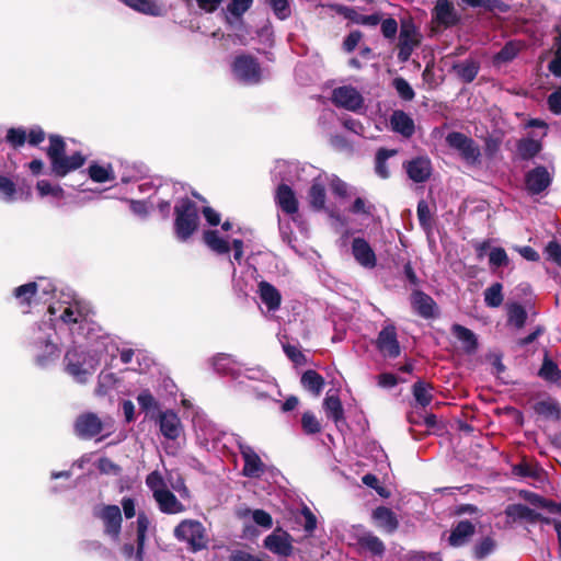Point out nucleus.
<instances>
[{
	"label": "nucleus",
	"instance_id": "1",
	"mask_svg": "<svg viewBox=\"0 0 561 561\" xmlns=\"http://www.w3.org/2000/svg\"><path fill=\"white\" fill-rule=\"evenodd\" d=\"M55 335L54 328L45 322L33 329L30 346L36 366L47 368L59 359L61 348Z\"/></svg>",
	"mask_w": 561,
	"mask_h": 561
},
{
	"label": "nucleus",
	"instance_id": "2",
	"mask_svg": "<svg viewBox=\"0 0 561 561\" xmlns=\"http://www.w3.org/2000/svg\"><path fill=\"white\" fill-rule=\"evenodd\" d=\"M49 146L46 156L50 162V174L55 178H65L84 165L87 158L80 151L71 156L66 154V141L60 135H49Z\"/></svg>",
	"mask_w": 561,
	"mask_h": 561
},
{
	"label": "nucleus",
	"instance_id": "3",
	"mask_svg": "<svg viewBox=\"0 0 561 561\" xmlns=\"http://www.w3.org/2000/svg\"><path fill=\"white\" fill-rule=\"evenodd\" d=\"M101 359L96 352L83 350L81 346H71L64 356L65 371L78 382L84 383L100 366Z\"/></svg>",
	"mask_w": 561,
	"mask_h": 561
},
{
	"label": "nucleus",
	"instance_id": "4",
	"mask_svg": "<svg viewBox=\"0 0 561 561\" xmlns=\"http://www.w3.org/2000/svg\"><path fill=\"white\" fill-rule=\"evenodd\" d=\"M173 230L176 239L186 242L199 227L197 204L188 197H182L174 206Z\"/></svg>",
	"mask_w": 561,
	"mask_h": 561
},
{
	"label": "nucleus",
	"instance_id": "5",
	"mask_svg": "<svg viewBox=\"0 0 561 561\" xmlns=\"http://www.w3.org/2000/svg\"><path fill=\"white\" fill-rule=\"evenodd\" d=\"M174 537L179 541H185L192 552L207 548L208 538L204 525L196 519H183L174 528Z\"/></svg>",
	"mask_w": 561,
	"mask_h": 561
},
{
	"label": "nucleus",
	"instance_id": "6",
	"mask_svg": "<svg viewBox=\"0 0 561 561\" xmlns=\"http://www.w3.org/2000/svg\"><path fill=\"white\" fill-rule=\"evenodd\" d=\"M421 39L422 36L414 22L411 19L401 20L397 55L398 60L401 62L408 61L414 48L421 44Z\"/></svg>",
	"mask_w": 561,
	"mask_h": 561
},
{
	"label": "nucleus",
	"instance_id": "7",
	"mask_svg": "<svg viewBox=\"0 0 561 561\" xmlns=\"http://www.w3.org/2000/svg\"><path fill=\"white\" fill-rule=\"evenodd\" d=\"M231 69L234 77L245 83L255 84L262 79L260 62L254 56L249 54L236 56Z\"/></svg>",
	"mask_w": 561,
	"mask_h": 561
},
{
	"label": "nucleus",
	"instance_id": "8",
	"mask_svg": "<svg viewBox=\"0 0 561 561\" xmlns=\"http://www.w3.org/2000/svg\"><path fill=\"white\" fill-rule=\"evenodd\" d=\"M150 520L145 512H139L136 520V548L133 543H124L122 553L126 559L135 558L136 561H144L145 543Z\"/></svg>",
	"mask_w": 561,
	"mask_h": 561
},
{
	"label": "nucleus",
	"instance_id": "9",
	"mask_svg": "<svg viewBox=\"0 0 561 561\" xmlns=\"http://www.w3.org/2000/svg\"><path fill=\"white\" fill-rule=\"evenodd\" d=\"M94 517L102 520L104 534L114 540L119 538L122 531V512L119 506L114 504L102 505L93 511Z\"/></svg>",
	"mask_w": 561,
	"mask_h": 561
},
{
	"label": "nucleus",
	"instance_id": "10",
	"mask_svg": "<svg viewBox=\"0 0 561 561\" xmlns=\"http://www.w3.org/2000/svg\"><path fill=\"white\" fill-rule=\"evenodd\" d=\"M374 344L385 358H397L401 354L397 328L392 323L382 327Z\"/></svg>",
	"mask_w": 561,
	"mask_h": 561
},
{
	"label": "nucleus",
	"instance_id": "11",
	"mask_svg": "<svg viewBox=\"0 0 561 561\" xmlns=\"http://www.w3.org/2000/svg\"><path fill=\"white\" fill-rule=\"evenodd\" d=\"M553 181V176L545 165H536L524 175V186L530 196L543 193Z\"/></svg>",
	"mask_w": 561,
	"mask_h": 561
},
{
	"label": "nucleus",
	"instance_id": "12",
	"mask_svg": "<svg viewBox=\"0 0 561 561\" xmlns=\"http://www.w3.org/2000/svg\"><path fill=\"white\" fill-rule=\"evenodd\" d=\"M265 549L280 557H290L294 551L293 537L289 533L277 527L263 541Z\"/></svg>",
	"mask_w": 561,
	"mask_h": 561
},
{
	"label": "nucleus",
	"instance_id": "13",
	"mask_svg": "<svg viewBox=\"0 0 561 561\" xmlns=\"http://www.w3.org/2000/svg\"><path fill=\"white\" fill-rule=\"evenodd\" d=\"M332 103L336 107H342L356 112L363 107L364 99L362 94L351 85H342L332 91Z\"/></svg>",
	"mask_w": 561,
	"mask_h": 561
},
{
	"label": "nucleus",
	"instance_id": "14",
	"mask_svg": "<svg viewBox=\"0 0 561 561\" xmlns=\"http://www.w3.org/2000/svg\"><path fill=\"white\" fill-rule=\"evenodd\" d=\"M410 302L413 311L425 320L439 317V308L436 301L423 290H413L410 296Z\"/></svg>",
	"mask_w": 561,
	"mask_h": 561
},
{
	"label": "nucleus",
	"instance_id": "15",
	"mask_svg": "<svg viewBox=\"0 0 561 561\" xmlns=\"http://www.w3.org/2000/svg\"><path fill=\"white\" fill-rule=\"evenodd\" d=\"M460 22V16L449 0H437L432 10V24L450 28Z\"/></svg>",
	"mask_w": 561,
	"mask_h": 561
},
{
	"label": "nucleus",
	"instance_id": "16",
	"mask_svg": "<svg viewBox=\"0 0 561 561\" xmlns=\"http://www.w3.org/2000/svg\"><path fill=\"white\" fill-rule=\"evenodd\" d=\"M154 420L160 433L169 440H176L184 432L181 419L173 410L160 411Z\"/></svg>",
	"mask_w": 561,
	"mask_h": 561
},
{
	"label": "nucleus",
	"instance_id": "17",
	"mask_svg": "<svg viewBox=\"0 0 561 561\" xmlns=\"http://www.w3.org/2000/svg\"><path fill=\"white\" fill-rule=\"evenodd\" d=\"M403 169L405 170L409 179L414 183L426 182L431 178L433 171L430 158L424 156H419L403 162Z\"/></svg>",
	"mask_w": 561,
	"mask_h": 561
},
{
	"label": "nucleus",
	"instance_id": "18",
	"mask_svg": "<svg viewBox=\"0 0 561 561\" xmlns=\"http://www.w3.org/2000/svg\"><path fill=\"white\" fill-rule=\"evenodd\" d=\"M103 431V423L100 417L92 413L79 415L75 422V433L78 437L90 439Z\"/></svg>",
	"mask_w": 561,
	"mask_h": 561
},
{
	"label": "nucleus",
	"instance_id": "19",
	"mask_svg": "<svg viewBox=\"0 0 561 561\" xmlns=\"http://www.w3.org/2000/svg\"><path fill=\"white\" fill-rule=\"evenodd\" d=\"M474 534L476 525L468 519H462L451 526L447 542L453 548H460L468 545Z\"/></svg>",
	"mask_w": 561,
	"mask_h": 561
},
{
	"label": "nucleus",
	"instance_id": "20",
	"mask_svg": "<svg viewBox=\"0 0 561 561\" xmlns=\"http://www.w3.org/2000/svg\"><path fill=\"white\" fill-rule=\"evenodd\" d=\"M88 311L80 306L79 302H75L73 305H69L66 307L59 316V319L62 323L69 327L71 334L76 333L73 325H78V334H81L80 331H83L87 321Z\"/></svg>",
	"mask_w": 561,
	"mask_h": 561
},
{
	"label": "nucleus",
	"instance_id": "21",
	"mask_svg": "<svg viewBox=\"0 0 561 561\" xmlns=\"http://www.w3.org/2000/svg\"><path fill=\"white\" fill-rule=\"evenodd\" d=\"M352 254L355 261L365 268H375L377 256L368 241L362 237H356L352 241Z\"/></svg>",
	"mask_w": 561,
	"mask_h": 561
},
{
	"label": "nucleus",
	"instance_id": "22",
	"mask_svg": "<svg viewBox=\"0 0 561 561\" xmlns=\"http://www.w3.org/2000/svg\"><path fill=\"white\" fill-rule=\"evenodd\" d=\"M240 454L244 461L242 474L248 478H260L265 468L260 456L249 445H240Z\"/></svg>",
	"mask_w": 561,
	"mask_h": 561
},
{
	"label": "nucleus",
	"instance_id": "23",
	"mask_svg": "<svg viewBox=\"0 0 561 561\" xmlns=\"http://www.w3.org/2000/svg\"><path fill=\"white\" fill-rule=\"evenodd\" d=\"M371 518L376 527L386 534H393L399 529L398 516L387 506H377L371 513Z\"/></svg>",
	"mask_w": 561,
	"mask_h": 561
},
{
	"label": "nucleus",
	"instance_id": "24",
	"mask_svg": "<svg viewBox=\"0 0 561 561\" xmlns=\"http://www.w3.org/2000/svg\"><path fill=\"white\" fill-rule=\"evenodd\" d=\"M276 205L287 215H294L298 213L299 203L296 197L294 190L285 184L280 183L275 193Z\"/></svg>",
	"mask_w": 561,
	"mask_h": 561
},
{
	"label": "nucleus",
	"instance_id": "25",
	"mask_svg": "<svg viewBox=\"0 0 561 561\" xmlns=\"http://www.w3.org/2000/svg\"><path fill=\"white\" fill-rule=\"evenodd\" d=\"M504 513L513 522L526 520L530 524H535L539 520L548 522L540 513L520 503L507 505Z\"/></svg>",
	"mask_w": 561,
	"mask_h": 561
},
{
	"label": "nucleus",
	"instance_id": "26",
	"mask_svg": "<svg viewBox=\"0 0 561 561\" xmlns=\"http://www.w3.org/2000/svg\"><path fill=\"white\" fill-rule=\"evenodd\" d=\"M391 129L405 138H410L415 133L413 118L402 110H396L390 116Z\"/></svg>",
	"mask_w": 561,
	"mask_h": 561
},
{
	"label": "nucleus",
	"instance_id": "27",
	"mask_svg": "<svg viewBox=\"0 0 561 561\" xmlns=\"http://www.w3.org/2000/svg\"><path fill=\"white\" fill-rule=\"evenodd\" d=\"M153 499L158 503L159 510L164 514H178L183 512L185 508L169 489L154 491Z\"/></svg>",
	"mask_w": 561,
	"mask_h": 561
},
{
	"label": "nucleus",
	"instance_id": "28",
	"mask_svg": "<svg viewBox=\"0 0 561 561\" xmlns=\"http://www.w3.org/2000/svg\"><path fill=\"white\" fill-rule=\"evenodd\" d=\"M323 409L327 417L332 420L337 428L346 424L343 404L337 396L328 394L323 400Z\"/></svg>",
	"mask_w": 561,
	"mask_h": 561
},
{
	"label": "nucleus",
	"instance_id": "29",
	"mask_svg": "<svg viewBox=\"0 0 561 561\" xmlns=\"http://www.w3.org/2000/svg\"><path fill=\"white\" fill-rule=\"evenodd\" d=\"M398 154L397 149L378 148L374 159V170L378 178L388 180L391 175L388 160Z\"/></svg>",
	"mask_w": 561,
	"mask_h": 561
},
{
	"label": "nucleus",
	"instance_id": "30",
	"mask_svg": "<svg viewBox=\"0 0 561 561\" xmlns=\"http://www.w3.org/2000/svg\"><path fill=\"white\" fill-rule=\"evenodd\" d=\"M336 12L340 15H343L345 19L350 20L351 22L359 25L376 26L381 21V14L379 13L364 15L358 13L354 8L346 5L337 7Z\"/></svg>",
	"mask_w": 561,
	"mask_h": 561
},
{
	"label": "nucleus",
	"instance_id": "31",
	"mask_svg": "<svg viewBox=\"0 0 561 561\" xmlns=\"http://www.w3.org/2000/svg\"><path fill=\"white\" fill-rule=\"evenodd\" d=\"M541 150L542 142L530 137L520 138L516 142V154L523 161L533 160Z\"/></svg>",
	"mask_w": 561,
	"mask_h": 561
},
{
	"label": "nucleus",
	"instance_id": "32",
	"mask_svg": "<svg viewBox=\"0 0 561 561\" xmlns=\"http://www.w3.org/2000/svg\"><path fill=\"white\" fill-rule=\"evenodd\" d=\"M259 295L267 309L275 311L279 309L282 304V295L279 290L268 282L262 280L259 283Z\"/></svg>",
	"mask_w": 561,
	"mask_h": 561
},
{
	"label": "nucleus",
	"instance_id": "33",
	"mask_svg": "<svg viewBox=\"0 0 561 561\" xmlns=\"http://www.w3.org/2000/svg\"><path fill=\"white\" fill-rule=\"evenodd\" d=\"M537 375L549 383L561 386V369L558 364L550 358L547 351L545 352L542 364Z\"/></svg>",
	"mask_w": 561,
	"mask_h": 561
},
{
	"label": "nucleus",
	"instance_id": "34",
	"mask_svg": "<svg viewBox=\"0 0 561 561\" xmlns=\"http://www.w3.org/2000/svg\"><path fill=\"white\" fill-rule=\"evenodd\" d=\"M533 410L536 414L551 421H560L561 420V405L560 403L553 399L548 398L546 400H540L533 405Z\"/></svg>",
	"mask_w": 561,
	"mask_h": 561
},
{
	"label": "nucleus",
	"instance_id": "35",
	"mask_svg": "<svg viewBox=\"0 0 561 561\" xmlns=\"http://www.w3.org/2000/svg\"><path fill=\"white\" fill-rule=\"evenodd\" d=\"M308 203L312 210L325 209L327 190L322 182L314 180L308 190Z\"/></svg>",
	"mask_w": 561,
	"mask_h": 561
},
{
	"label": "nucleus",
	"instance_id": "36",
	"mask_svg": "<svg viewBox=\"0 0 561 561\" xmlns=\"http://www.w3.org/2000/svg\"><path fill=\"white\" fill-rule=\"evenodd\" d=\"M451 331L462 343V348L467 354H472L478 350L477 336L470 329L461 324H454Z\"/></svg>",
	"mask_w": 561,
	"mask_h": 561
},
{
	"label": "nucleus",
	"instance_id": "37",
	"mask_svg": "<svg viewBox=\"0 0 561 561\" xmlns=\"http://www.w3.org/2000/svg\"><path fill=\"white\" fill-rule=\"evenodd\" d=\"M453 69L463 83H471L479 73L480 64L474 59H466L462 62L455 64Z\"/></svg>",
	"mask_w": 561,
	"mask_h": 561
},
{
	"label": "nucleus",
	"instance_id": "38",
	"mask_svg": "<svg viewBox=\"0 0 561 561\" xmlns=\"http://www.w3.org/2000/svg\"><path fill=\"white\" fill-rule=\"evenodd\" d=\"M203 241L217 254H228L231 250L229 242L221 238L217 230H205L203 233Z\"/></svg>",
	"mask_w": 561,
	"mask_h": 561
},
{
	"label": "nucleus",
	"instance_id": "39",
	"mask_svg": "<svg viewBox=\"0 0 561 561\" xmlns=\"http://www.w3.org/2000/svg\"><path fill=\"white\" fill-rule=\"evenodd\" d=\"M357 545L375 557H382L386 551V546L382 540L371 533L359 536L357 539Z\"/></svg>",
	"mask_w": 561,
	"mask_h": 561
},
{
	"label": "nucleus",
	"instance_id": "40",
	"mask_svg": "<svg viewBox=\"0 0 561 561\" xmlns=\"http://www.w3.org/2000/svg\"><path fill=\"white\" fill-rule=\"evenodd\" d=\"M300 382L306 390L314 396H319L325 385L324 378L313 369L306 370L300 378Z\"/></svg>",
	"mask_w": 561,
	"mask_h": 561
},
{
	"label": "nucleus",
	"instance_id": "41",
	"mask_svg": "<svg viewBox=\"0 0 561 561\" xmlns=\"http://www.w3.org/2000/svg\"><path fill=\"white\" fill-rule=\"evenodd\" d=\"M434 389L433 385L430 382H425L423 380H417L412 386V394L420 408L425 409L431 404L433 400L432 390Z\"/></svg>",
	"mask_w": 561,
	"mask_h": 561
},
{
	"label": "nucleus",
	"instance_id": "42",
	"mask_svg": "<svg viewBox=\"0 0 561 561\" xmlns=\"http://www.w3.org/2000/svg\"><path fill=\"white\" fill-rule=\"evenodd\" d=\"M126 5L142 14L159 16L162 8L156 0H123Z\"/></svg>",
	"mask_w": 561,
	"mask_h": 561
},
{
	"label": "nucleus",
	"instance_id": "43",
	"mask_svg": "<svg viewBox=\"0 0 561 561\" xmlns=\"http://www.w3.org/2000/svg\"><path fill=\"white\" fill-rule=\"evenodd\" d=\"M39 285L36 282H30L27 284L18 286L13 295L19 300V304L23 307L30 308L33 301V298L36 296L38 291Z\"/></svg>",
	"mask_w": 561,
	"mask_h": 561
},
{
	"label": "nucleus",
	"instance_id": "44",
	"mask_svg": "<svg viewBox=\"0 0 561 561\" xmlns=\"http://www.w3.org/2000/svg\"><path fill=\"white\" fill-rule=\"evenodd\" d=\"M507 323L516 329L524 328L527 321V311L519 302H508L506 305Z\"/></svg>",
	"mask_w": 561,
	"mask_h": 561
},
{
	"label": "nucleus",
	"instance_id": "45",
	"mask_svg": "<svg viewBox=\"0 0 561 561\" xmlns=\"http://www.w3.org/2000/svg\"><path fill=\"white\" fill-rule=\"evenodd\" d=\"M466 5L470 8H481L489 12L506 13L510 10V5L502 0H461Z\"/></svg>",
	"mask_w": 561,
	"mask_h": 561
},
{
	"label": "nucleus",
	"instance_id": "46",
	"mask_svg": "<svg viewBox=\"0 0 561 561\" xmlns=\"http://www.w3.org/2000/svg\"><path fill=\"white\" fill-rule=\"evenodd\" d=\"M496 548V541L493 536L488 535L478 540L473 548L472 552L474 558L484 559L489 554H491Z\"/></svg>",
	"mask_w": 561,
	"mask_h": 561
},
{
	"label": "nucleus",
	"instance_id": "47",
	"mask_svg": "<svg viewBox=\"0 0 561 561\" xmlns=\"http://www.w3.org/2000/svg\"><path fill=\"white\" fill-rule=\"evenodd\" d=\"M503 286L494 283L484 290V302L490 308H497L503 304Z\"/></svg>",
	"mask_w": 561,
	"mask_h": 561
},
{
	"label": "nucleus",
	"instance_id": "48",
	"mask_svg": "<svg viewBox=\"0 0 561 561\" xmlns=\"http://www.w3.org/2000/svg\"><path fill=\"white\" fill-rule=\"evenodd\" d=\"M88 173L90 179L96 183H104L107 181H113L115 179L111 167L105 168L98 163L91 164L88 169Z\"/></svg>",
	"mask_w": 561,
	"mask_h": 561
},
{
	"label": "nucleus",
	"instance_id": "49",
	"mask_svg": "<svg viewBox=\"0 0 561 561\" xmlns=\"http://www.w3.org/2000/svg\"><path fill=\"white\" fill-rule=\"evenodd\" d=\"M15 183L5 175H0V195L4 202H13L16 195Z\"/></svg>",
	"mask_w": 561,
	"mask_h": 561
},
{
	"label": "nucleus",
	"instance_id": "50",
	"mask_svg": "<svg viewBox=\"0 0 561 561\" xmlns=\"http://www.w3.org/2000/svg\"><path fill=\"white\" fill-rule=\"evenodd\" d=\"M5 140L12 148H20L26 141V130L22 127H11L7 131Z\"/></svg>",
	"mask_w": 561,
	"mask_h": 561
},
{
	"label": "nucleus",
	"instance_id": "51",
	"mask_svg": "<svg viewBox=\"0 0 561 561\" xmlns=\"http://www.w3.org/2000/svg\"><path fill=\"white\" fill-rule=\"evenodd\" d=\"M275 16L279 20H286L290 16L291 10L289 0H266Z\"/></svg>",
	"mask_w": 561,
	"mask_h": 561
},
{
	"label": "nucleus",
	"instance_id": "52",
	"mask_svg": "<svg viewBox=\"0 0 561 561\" xmlns=\"http://www.w3.org/2000/svg\"><path fill=\"white\" fill-rule=\"evenodd\" d=\"M392 85L398 92L399 96L404 101H412L415 96L414 90L410 83L402 77L393 79Z\"/></svg>",
	"mask_w": 561,
	"mask_h": 561
},
{
	"label": "nucleus",
	"instance_id": "53",
	"mask_svg": "<svg viewBox=\"0 0 561 561\" xmlns=\"http://www.w3.org/2000/svg\"><path fill=\"white\" fill-rule=\"evenodd\" d=\"M416 214H417V219H419L420 226L425 231L431 230L432 229L431 210H430L428 204L424 199H421L417 203Z\"/></svg>",
	"mask_w": 561,
	"mask_h": 561
},
{
	"label": "nucleus",
	"instance_id": "54",
	"mask_svg": "<svg viewBox=\"0 0 561 561\" xmlns=\"http://www.w3.org/2000/svg\"><path fill=\"white\" fill-rule=\"evenodd\" d=\"M301 426L306 434H318L321 432V424L310 411H307L301 416Z\"/></svg>",
	"mask_w": 561,
	"mask_h": 561
},
{
	"label": "nucleus",
	"instance_id": "55",
	"mask_svg": "<svg viewBox=\"0 0 561 561\" xmlns=\"http://www.w3.org/2000/svg\"><path fill=\"white\" fill-rule=\"evenodd\" d=\"M489 263L494 268L507 266L510 259L504 248H493L489 253Z\"/></svg>",
	"mask_w": 561,
	"mask_h": 561
},
{
	"label": "nucleus",
	"instance_id": "56",
	"mask_svg": "<svg viewBox=\"0 0 561 561\" xmlns=\"http://www.w3.org/2000/svg\"><path fill=\"white\" fill-rule=\"evenodd\" d=\"M231 357L225 353H218L211 358L214 369L219 374H228L231 370Z\"/></svg>",
	"mask_w": 561,
	"mask_h": 561
},
{
	"label": "nucleus",
	"instance_id": "57",
	"mask_svg": "<svg viewBox=\"0 0 561 561\" xmlns=\"http://www.w3.org/2000/svg\"><path fill=\"white\" fill-rule=\"evenodd\" d=\"M283 351L296 366H304L307 364L306 355L297 346L289 343L283 344Z\"/></svg>",
	"mask_w": 561,
	"mask_h": 561
},
{
	"label": "nucleus",
	"instance_id": "58",
	"mask_svg": "<svg viewBox=\"0 0 561 561\" xmlns=\"http://www.w3.org/2000/svg\"><path fill=\"white\" fill-rule=\"evenodd\" d=\"M253 0H231V2L227 5L228 12L240 19L251 7Z\"/></svg>",
	"mask_w": 561,
	"mask_h": 561
},
{
	"label": "nucleus",
	"instance_id": "59",
	"mask_svg": "<svg viewBox=\"0 0 561 561\" xmlns=\"http://www.w3.org/2000/svg\"><path fill=\"white\" fill-rule=\"evenodd\" d=\"M554 58L549 62L548 69L553 76L561 78V37H554Z\"/></svg>",
	"mask_w": 561,
	"mask_h": 561
},
{
	"label": "nucleus",
	"instance_id": "60",
	"mask_svg": "<svg viewBox=\"0 0 561 561\" xmlns=\"http://www.w3.org/2000/svg\"><path fill=\"white\" fill-rule=\"evenodd\" d=\"M348 210L354 215L369 216L375 210V206L371 203H367L364 198L357 197L355 198Z\"/></svg>",
	"mask_w": 561,
	"mask_h": 561
},
{
	"label": "nucleus",
	"instance_id": "61",
	"mask_svg": "<svg viewBox=\"0 0 561 561\" xmlns=\"http://www.w3.org/2000/svg\"><path fill=\"white\" fill-rule=\"evenodd\" d=\"M471 138L460 131H451L446 137L449 147L461 151Z\"/></svg>",
	"mask_w": 561,
	"mask_h": 561
},
{
	"label": "nucleus",
	"instance_id": "62",
	"mask_svg": "<svg viewBox=\"0 0 561 561\" xmlns=\"http://www.w3.org/2000/svg\"><path fill=\"white\" fill-rule=\"evenodd\" d=\"M137 402L140 409L146 412H149L152 409H158V402L148 389L138 394Z\"/></svg>",
	"mask_w": 561,
	"mask_h": 561
},
{
	"label": "nucleus",
	"instance_id": "63",
	"mask_svg": "<svg viewBox=\"0 0 561 561\" xmlns=\"http://www.w3.org/2000/svg\"><path fill=\"white\" fill-rule=\"evenodd\" d=\"M146 484L147 486L152 491V494L154 495V491H162L165 488L164 480L160 472L152 471L149 473L146 478Z\"/></svg>",
	"mask_w": 561,
	"mask_h": 561
},
{
	"label": "nucleus",
	"instance_id": "64",
	"mask_svg": "<svg viewBox=\"0 0 561 561\" xmlns=\"http://www.w3.org/2000/svg\"><path fill=\"white\" fill-rule=\"evenodd\" d=\"M253 520L256 525L270 529L273 526V518L270 513L264 510L257 508L252 512Z\"/></svg>",
	"mask_w": 561,
	"mask_h": 561
}]
</instances>
